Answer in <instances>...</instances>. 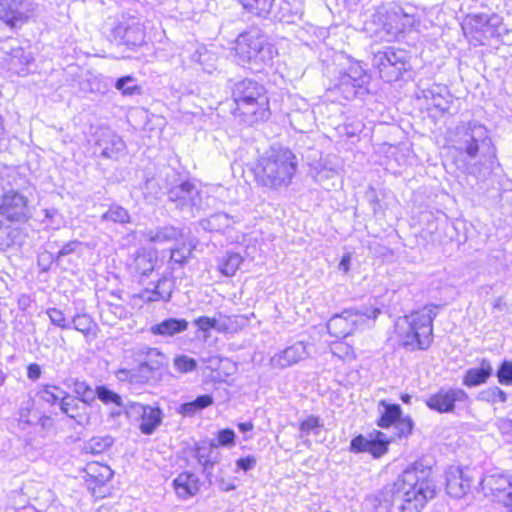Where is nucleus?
Here are the masks:
<instances>
[{
    "mask_svg": "<svg viewBox=\"0 0 512 512\" xmlns=\"http://www.w3.org/2000/svg\"><path fill=\"white\" fill-rule=\"evenodd\" d=\"M101 221L125 224L130 221V215L125 208L114 204L102 214Z\"/></svg>",
    "mask_w": 512,
    "mask_h": 512,
    "instance_id": "obj_42",
    "label": "nucleus"
},
{
    "mask_svg": "<svg viewBox=\"0 0 512 512\" xmlns=\"http://www.w3.org/2000/svg\"><path fill=\"white\" fill-rule=\"evenodd\" d=\"M194 324L203 332H208L211 329H218L217 320L206 316H201L195 319Z\"/></svg>",
    "mask_w": 512,
    "mask_h": 512,
    "instance_id": "obj_61",
    "label": "nucleus"
},
{
    "mask_svg": "<svg viewBox=\"0 0 512 512\" xmlns=\"http://www.w3.org/2000/svg\"><path fill=\"white\" fill-rule=\"evenodd\" d=\"M287 116L292 128L300 133L311 131L315 125L314 112L304 100H301V105L298 109L292 110Z\"/></svg>",
    "mask_w": 512,
    "mask_h": 512,
    "instance_id": "obj_26",
    "label": "nucleus"
},
{
    "mask_svg": "<svg viewBox=\"0 0 512 512\" xmlns=\"http://www.w3.org/2000/svg\"><path fill=\"white\" fill-rule=\"evenodd\" d=\"M438 93L434 91H430L431 94V103L441 112H448L452 103V96L449 94L446 88L441 89Z\"/></svg>",
    "mask_w": 512,
    "mask_h": 512,
    "instance_id": "obj_46",
    "label": "nucleus"
},
{
    "mask_svg": "<svg viewBox=\"0 0 512 512\" xmlns=\"http://www.w3.org/2000/svg\"><path fill=\"white\" fill-rule=\"evenodd\" d=\"M382 38L388 42L397 40L402 34L411 31L419 23L415 9L393 5L381 14Z\"/></svg>",
    "mask_w": 512,
    "mask_h": 512,
    "instance_id": "obj_11",
    "label": "nucleus"
},
{
    "mask_svg": "<svg viewBox=\"0 0 512 512\" xmlns=\"http://www.w3.org/2000/svg\"><path fill=\"white\" fill-rule=\"evenodd\" d=\"M380 406L383 407V410L381 411L377 425L381 428L393 426L402 416L401 407L398 404H390L383 400L380 402Z\"/></svg>",
    "mask_w": 512,
    "mask_h": 512,
    "instance_id": "obj_37",
    "label": "nucleus"
},
{
    "mask_svg": "<svg viewBox=\"0 0 512 512\" xmlns=\"http://www.w3.org/2000/svg\"><path fill=\"white\" fill-rule=\"evenodd\" d=\"M132 357L137 363V370H120L118 373V378L120 381L126 380L128 378V374H130V381H132L136 374H138L141 378L146 379L147 381L150 379L157 380L158 375L161 374V371L167 364V357L157 348H136L132 352Z\"/></svg>",
    "mask_w": 512,
    "mask_h": 512,
    "instance_id": "obj_9",
    "label": "nucleus"
},
{
    "mask_svg": "<svg viewBox=\"0 0 512 512\" xmlns=\"http://www.w3.org/2000/svg\"><path fill=\"white\" fill-rule=\"evenodd\" d=\"M55 260V258H53L52 254L50 253H43L39 256V265L42 266V270L43 271H46L48 268H49V264Z\"/></svg>",
    "mask_w": 512,
    "mask_h": 512,
    "instance_id": "obj_64",
    "label": "nucleus"
},
{
    "mask_svg": "<svg viewBox=\"0 0 512 512\" xmlns=\"http://www.w3.org/2000/svg\"><path fill=\"white\" fill-rule=\"evenodd\" d=\"M27 376L31 381H36L41 376V367L36 364L32 363L27 367Z\"/></svg>",
    "mask_w": 512,
    "mask_h": 512,
    "instance_id": "obj_63",
    "label": "nucleus"
},
{
    "mask_svg": "<svg viewBox=\"0 0 512 512\" xmlns=\"http://www.w3.org/2000/svg\"><path fill=\"white\" fill-rule=\"evenodd\" d=\"M217 448V445L213 442H196L194 443L191 454L195 457L198 463L203 468V473L205 474L209 483H212V469L216 462V457L213 456L214 450Z\"/></svg>",
    "mask_w": 512,
    "mask_h": 512,
    "instance_id": "obj_25",
    "label": "nucleus"
},
{
    "mask_svg": "<svg viewBox=\"0 0 512 512\" xmlns=\"http://www.w3.org/2000/svg\"><path fill=\"white\" fill-rule=\"evenodd\" d=\"M437 309L436 305H426L397 320L395 329L403 346L411 350H425L431 345Z\"/></svg>",
    "mask_w": 512,
    "mask_h": 512,
    "instance_id": "obj_4",
    "label": "nucleus"
},
{
    "mask_svg": "<svg viewBox=\"0 0 512 512\" xmlns=\"http://www.w3.org/2000/svg\"><path fill=\"white\" fill-rule=\"evenodd\" d=\"M235 103L233 114L240 121L253 125L269 116V100L263 85L252 79H243L232 86Z\"/></svg>",
    "mask_w": 512,
    "mask_h": 512,
    "instance_id": "obj_3",
    "label": "nucleus"
},
{
    "mask_svg": "<svg viewBox=\"0 0 512 512\" xmlns=\"http://www.w3.org/2000/svg\"><path fill=\"white\" fill-rule=\"evenodd\" d=\"M234 223L232 217L226 213H215L199 221V226L209 232H221L231 227Z\"/></svg>",
    "mask_w": 512,
    "mask_h": 512,
    "instance_id": "obj_34",
    "label": "nucleus"
},
{
    "mask_svg": "<svg viewBox=\"0 0 512 512\" xmlns=\"http://www.w3.org/2000/svg\"><path fill=\"white\" fill-rule=\"evenodd\" d=\"M370 81V76L359 62H353L341 72L338 83L333 91L340 93L345 100H350L358 94L364 93Z\"/></svg>",
    "mask_w": 512,
    "mask_h": 512,
    "instance_id": "obj_12",
    "label": "nucleus"
},
{
    "mask_svg": "<svg viewBox=\"0 0 512 512\" xmlns=\"http://www.w3.org/2000/svg\"><path fill=\"white\" fill-rule=\"evenodd\" d=\"M62 393L59 389V386H44V388L39 392L40 398L52 405L56 404L58 401H61Z\"/></svg>",
    "mask_w": 512,
    "mask_h": 512,
    "instance_id": "obj_51",
    "label": "nucleus"
},
{
    "mask_svg": "<svg viewBox=\"0 0 512 512\" xmlns=\"http://www.w3.org/2000/svg\"><path fill=\"white\" fill-rule=\"evenodd\" d=\"M174 288V281L168 277H161L157 283L153 285V288H145L140 293L135 294L133 298L139 299L145 303L165 301L168 302L171 299Z\"/></svg>",
    "mask_w": 512,
    "mask_h": 512,
    "instance_id": "obj_23",
    "label": "nucleus"
},
{
    "mask_svg": "<svg viewBox=\"0 0 512 512\" xmlns=\"http://www.w3.org/2000/svg\"><path fill=\"white\" fill-rule=\"evenodd\" d=\"M188 322L185 319L168 318L151 327L150 331L153 335L164 337H172L176 334L186 331Z\"/></svg>",
    "mask_w": 512,
    "mask_h": 512,
    "instance_id": "obj_31",
    "label": "nucleus"
},
{
    "mask_svg": "<svg viewBox=\"0 0 512 512\" xmlns=\"http://www.w3.org/2000/svg\"><path fill=\"white\" fill-rule=\"evenodd\" d=\"M387 493L399 512H421L436 494L431 467L421 461L413 463L397 477Z\"/></svg>",
    "mask_w": 512,
    "mask_h": 512,
    "instance_id": "obj_1",
    "label": "nucleus"
},
{
    "mask_svg": "<svg viewBox=\"0 0 512 512\" xmlns=\"http://www.w3.org/2000/svg\"><path fill=\"white\" fill-rule=\"evenodd\" d=\"M395 429L394 435L401 438L407 437L411 434L413 429V422L409 417H400L399 420L393 425Z\"/></svg>",
    "mask_w": 512,
    "mask_h": 512,
    "instance_id": "obj_53",
    "label": "nucleus"
},
{
    "mask_svg": "<svg viewBox=\"0 0 512 512\" xmlns=\"http://www.w3.org/2000/svg\"><path fill=\"white\" fill-rule=\"evenodd\" d=\"M86 402L87 399L79 400L76 397L65 395L61 398L60 408L62 412L70 418H76L79 415L78 410L80 409V405L82 404V408H84V403Z\"/></svg>",
    "mask_w": 512,
    "mask_h": 512,
    "instance_id": "obj_44",
    "label": "nucleus"
},
{
    "mask_svg": "<svg viewBox=\"0 0 512 512\" xmlns=\"http://www.w3.org/2000/svg\"><path fill=\"white\" fill-rule=\"evenodd\" d=\"M32 0H0V19L11 28L22 26L33 15Z\"/></svg>",
    "mask_w": 512,
    "mask_h": 512,
    "instance_id": "obj_14",
    "label": "nucleus"
},
{
    "mask_svg": "<svg viewBox=\"0 0 512 512\" xmlns=\"http://www.w3.org/2000/svg\"><path fill=\"white\" fill-rule=\"evenodd\" d=\"M174 367L179 373H190L196 370L197 361L187 355H178L174 358Z\"/></svg>",
    "mask_w": 512,
    "mask_h": 512,
    "instance_id": "obj_49",
    "label": "nucleus"
},
{
    "mask_svg": "<svg viewBox=\"0 0 512 512\" xmlns=\"http://www.w3.org/2000/svg\"><path fill=\"white\" fill-rule=\"evenodd\" d=\"M73 328L88 337L94 326L93 319L87 314H77L72 319Z\"/></svg>",
    "mask_w": 512,
    "mask_h": 512,
    "instance_id": "obj_48",
    "label": "nucleus"
},
{
    "mask_svg": "<svg viewBox=\"0 0 512 512\" xmlns=\"http://www.w3.org/2000/svg\"><path fill=\"white\" fill-rule=\"evenodd\" d=\"M47 415L35 407L34 402L28 400L21 406L16 414L15 421L20 436L31 429L33 425L44 419Z\"/></svg>",
    "mask_w": 512,
    "mask_h": 512,
    "instance_id": "obj_27",
    "label": "nucleus"
},
{
    "mask_svg": "<svg viewBox=\"0 0 512 512\" xmlns=\"http://www.w3.org/2000/svg\"><path fill=\"white\" fill-rule=\"evenodd\" d=\"M155 262L156 259L151 252L141 250L135 254L134 259L129 264V269L134 276H147L154 270Z\"/></svg>",
    "mask_w": 512,
    "mask_h": 512,
    "instance_id": "obj_32",
    "label": "nucleus"
},
{
    "mask_svg": "<svg viewBox=\"0 0 512 512\" xmlns=\"http://www.w3.org/2000/svg\"><path fill=\"white\" fill-rule=\"evenodd\" d=\"M234 50L240 65L257 72L271 66L277 53L274 45L258 28L241 33L236 39Z\"/></svg>",
    "mask_w": 512,
    "mask_h": 512,
    "instance_id": "obj_5",
    "label": "nucleus"
},
{
    "mask_svg": "<svg viewBox=\"0 0 512 512\" xmlns=\"http://www.w3.org/2000/svg\"><path fill=\"white\" fill-rule=\"evenodd\" d=\"M275 0H238L243 8L256 16H267L274 4Z\"/></svg>",
    "mask_w": 512,
    "mask_h": 512,
    "instance_id": "obj_41",
    "label": "nucleus"
},
{
    "mask_svg": "<svg viewBox=\"0 0 512 512\" xmlns=\"http://www.w3.org/2000/svg\"><path fill=\"white\" fill-rule=\"evenodd\" d=\"M46 313L51 323L55 326L60 327L61 329L71 328L70 322L66 319L64 313L61 310L57 308H49Z\"/></svg>",
    "mask_w": 512,
    "mask_h": 512,
    "instance_id": "obj_52",
    "label": "nucleus"
},
{
    "mask_svg": "<svg viewBox=\"0 0 512 512\" xmlns=\"http://www.w3.org/2000/svg\"><path fill=\"white\" fill-rule=\"evenodd\" d=\"M297 168L295 155L286 148H271L261 157L256 178L264 186L277 188L290 184Z\"/></svg>",
    "mask_w": 512,
    "mask_h": 512,
    "instance_id": "obj_6",
    "label": "nucleus"
},
{
    "mask_svg": "<svg viewBox=\"0 0 512 512\" xmlns=\"http://www.w3.org/2000/svg\"><path fill=\"white\" fill-rule=\"evenodd\" d=\"M212 403L213 398L210 395H200L195 400L182 404L179 412L186 417H192Z\"/></svg>",
    "mask_w": 512,
    "mask_h": 512,
    "instance_id": "obj_38",
    "label": "nucleus"
},
{
    "mask_svg": "<svg viewBox=\"0 0 512 512\" xmlns=\"http://www.w3.org/2000/svg\"><path fill=\"white\" fill-rule=\"evenodd\" d=\"M173 485L176 494L182 499L194 496L200 489L199 478L191 472L180 473L174 479Z\"/></svg>",
    "mask_w": 512,
    "mask_h": 512,
    "instance_id": "obj_28",
    "label": "nucleus"
},
{
    "mask_svg": "<svg viewBox=\"0 0 512 512\" xmlns=\"http://www.w3.org/2000/svg\"><path fill=\"white\" fill-rule=\"evenodd\" d=\"M479 479V484L484 494L495 496L501 501L512 485V476L499 469L487 472Z\"/></svg>",
    "mask_w": 512,
    "mask_h": 512,
    "instance_id": "obj_20",
    "label": "nucleus"
},
{
    "mask_svg": "<svg viewBox=\"0 0 512 512\" xmlns=\"http://www.w3.org/2000/svg\"><path fill=\"white\" fill-rule=\"evenodd\" d=\"M496 426L507 441L512 442V419L499 418L496 420Z\"/></svg>",
    "mask_w": 512,
    "mask_h": 512,
    "instance_id": "obj_60",
    "label": "nucleus"
},
{
    "mask_svg": "<svg viewBox=\"0 0 512 512\" xmlns=\"http://www.w3.org/2000/svg\"><path fill=\"white\" fill-rule=\"evenodd\" d=\"M143 236L150 242L162 244L179 240L183 236V232L181 229L167 225L155 230L149 229L143 232Z\"/></svg>",
    "mask_w": 512,
    "mask_h": 512,
    "instance_id": "obj_33",
    "label": "nucleus"
},
{
    "mask_svg": "<svg viewBox=\"0 0 512 512\" xmlns=\"http://www.w3.org/2000/svg\"><path fill=\"white\" fill-rule=\"evenodd\" d=\"M235 432L232 429H222L217 434V446L231 447L235 444Z\"/></svg>",
    "mask_w": 512,
    "mask_h": 512,
    "instance_id": "obj_57",
    "label": "nucleus"
},
{
    "mask_svg": "<svg viewBox=\"0 0 512 512\" xmlns=\"http://www.w3.org/2000/svg\"><path fill=\"white\" fill-rule=\"evenodd\" d=\"M114 443L111 436H95L92 437L85 445V450L92 454H101L108 450Z\"/></svg>",
    "mask_w": 512,
    "mask_h": 512,
    "instance_id": "obj_43",
    "label": "nucleus"
},
{
    "mask_svg": "<svg viewBox=\"0 0 512 512\" xmlns=\"http://www.w3.org/2000/svg\"><path fill=\"white\" fill-rule=\"evenodd\" d=\"M312 345L304 341H297L283 350L275 353L270 364L273 368L284 369L306 359L310 355Z\"/></svg>",
    "mask_w": 512,
    "mask_h": 512,
    "instance_id": "obj_19",
    "label": "nucleus"
},
{
    "mask_svg": "<svg viewBox=\"0 0 512 512\" xmlns=\"http://www.w3.org/2000/svg\"><path fill=\"white\" fill-rule=\"evenodd\" d=\"M96 150L105 158L118 159L125 152V142L115 132L108 128L97 131Z\"/></svg>",
    "mask_w": 512,
    "mask_h": 512,
    "instance_id": "obj_21",
    "label": "nucleus"
},
{
    "mask_svg": "<svg viewBox=\"0 0 512 512\" xmlns=\"http://www.w3.org/2000/svg\"><path fill=\"white\" fill-rule=\"evenodd\" d=\"M323 427V423L318 416L310 415L300 423L301 437L310 434L319 435Z\"/></svg>",
    "mask_w": 512,
    "mask_h": 512,
    "instance_id": "obj_47",
    "label": "nucleus"
},
{
    "mask_svg": "<svg viewBox=\"0 0 512 512\" xmlns=\"http://www.w3.org/2000/svg\"><path fill=\"white\" fill-rule=\"evenodd\" d=\"M496 376L501 384H512V362L503 361L497 369Z\"/></svg>",
    "mask_w": 512,
    "mask_h": 512,
    "instance_id": "obj_54",
    "label": "nucleus"
},
{
    "mask_svg": "<svg viewBox=\"0 0 512 512\" xmlns=\"http://www.w3.org/2000/svg\"><path fill=\"white\" fill-rule=\"evenodd\" d=\"M380 313L381 310L374 305L355 310L346 309L329 319L327 329L329 334L336 338H346L354 331L362 329L369 321L375 320Z\"/></svg>",
    "mask_w": 512,
    "mask_h": 512,
    "instance_id": "obj_8",
    "label": "nucleus"
},
{
    "mask_svg": "<svg viewBox=\"0 0 512 512\" xmlns=\"http://www.w3.org/2000/svg\"><path fill=\"white\" fill-rule=\"evenodd\" d=\"M192 59L198 62L203 71L208 74L213 73L217 69L218 55L217 53L206 47H199L192 55Z\"/></svg>",
    "mask_w": 512,
    "mask_h": 512,
    "instance_id": "obj_35",
    "label": "nucleus"
},
{
    "mask_svg": "<svg viewBox=\"0 0 512 512\" xmlns=\"http://www.w3.org/2000/svg\"><path fill=\"white\" fill-rule=\"evenodd\" d=\"M483 397L493 403H504L506 401V393L499 389L498 386H492L483 392Z\"/></svg>",
    "mask_w": 512,
    "mask_h": 512,
    "instance_id": "obj_58",
    "label": "nucleus"
},
{
    "mask_svg": "<svg viewBox=\"0 0 512 512\" xmlns=\"http://www.w3.org/2000/svg\"><path fill=\"white\" fill-rule=\"evenodd\" d=\"M394 436H388L386 433L374 430L368 437L358 435L350 442V451L354 453L368 452L375 458L383 456L388 451L389 443Z\"/></svg>",
    "mask_w": 512,
    "mask_h": 512,
    "instance_id": "obj_16",
    "label": "nucleus"
},
{
    "mask_svg": "<svg viewBox=\"0 0 512 512\" xmlns=\"http://www.w3.org/2000/svg\"><path fill=\"white\" fill-rule=\"evenodd\" d=\"M256 458L253 455H248L246 457L240 458L236 461V465L238 469L243 470L245 472L253 469L256 465Z\"/></svg>",
    "mask_w": 512,
    "mask_h": 512,
    "instance_id": "obj_62",
    "label": "nucleus"
},
{
    "mask_svg": "<svg viewBox=\"0 0 512 512\" xmlns=\"http://www.w3.org/2000/svg\"><path fill=\"white\" fill-rule=\"evenodd\" d=\"M141 411L140 431L145 435H151L162 422V411L158 407L139 405Z\"/></svg>",
    "mask_w": 512,
    "mask_h": 512,
    "instance_id": "obj_29",
    "label": "nucleus"
},
{
    "mask_svg": "<svg viewBox=\"0 0 512 512\" xmlns=\"http://www.w3.org/2000/svg\"><path fill=\"white\" fill-rule=\"evenodd\" d=\"M115 87L122 91L125 95H133L135 90L138 89L131 76L121 77L117 80Z\"/></svg>",
    "mask_w": 512,
    "mask_h": 512,
    "instance_id": "obj_56",
    "label": "nucleus"
},
{
    "mask_svg": "<svg viewBox=\"0 0 512 512\" xmlns=\"http://www.w3.org/2000/svg\"><path fill=\"white\" fill-rule=\"evenodd\" d=\"M116 33L121 36L123 43L127 46L135 47L145 43V27L137 18L131 17L126 22L120 23Z\"/></svg>",
    "mask_w": 512,
    "mask_h": 512,
    "instance_id": "obj_22",
    "label": "nucleus"
},
{
    "mask_svg": "<svg viewBox=\"0 0 512 512\" xmlns=\"http://www.w3.org/2000/svg\"><path fill=\"white\" fill-rule=\"evenodd\" d=\"M493 372L490 362L483 359L479 367L471 368L466 372L463 384H483Z\"/></svg>",
    "mask_w": 512,
    "mask_h": 512,
    "instance_id": "obj_36",
    "label": "nucleus"
},
{
    "mask_svg": "<svg viewBox=\"0 0 512 512\" xmlns=\"http://www.w3.org/2000/svg\"><path fill=\"white\" fill-rule=\"evenodd\" d=\"M143 194L150 203L158 200L164 194V188L160 184V179H147L143 187Z\"/></svg>",
    "mask_w": 512,
    "mask_h": 512,
    "instance_id": "obj_45",
    "label": "nucleus"
},
{
    "mask_svg": "<svg viewBox=\"0 0 512 512\" xmlns=\"http://www.w3.org/2000/svg\"><path fill=\"white\" fill-rule=\"evenodd\" d=\"M410 56L404 49L386 47L373 52L372 65L386 82L398 80L410 68Z\"/></svg>",
    "mask_w": 512,
    "mask_h": 512,
    "instance_id": "obj_10",
    "label": "nucleus"
},
{
    "mask_svg": "<svg viewBox=\"0 0 512 512\" xmlns=\"http://www.w3.org/2000/svg\"><path fill=\"white\" fill-rule=\"evenodd\" d=\"M0 214L9 221L24 222L29 218L28 199L10 189L0 197Z\"/></svg>",
    "mask_w": 512,
    "mask_h": 512,
    "instance_id": "obj_15",
    "label": "nucleus"
},
{
    "mask_svg": "<svg viewBox=\"0 0 512 512\" xmlns=\"http://www.w3.org/2000/svg\"><path fill=\"white\" fill-rule=\"evenodd\" d=\"M464 397L465 393L461 389L442 388L437 394L427 400V405L430 409L440 413L449 412L453 410L455 402L462 401Z\"/></svg>",
    "mask_w": 512,
    "mask_h": 512,
    "instance_id": "obj_24",
    "label": "nucleus"
},
{
    "mask_svg": "<svg viewBox=\"0 0 512 512\" xmlns=\"http://www.w3.org/2000/svg\"><path fill=\"white\" fill-rule=\"evenodd\" d=\"M462 29L475 45H484L491 38H501L508 33L502 16L496 13L468 14Z\"/></svg>",
    "mask_w": 512,
    "mask_h": 512,
    "instance_id": "obj_7",
    "label": "nucleus"
},
{
    "mask_svg": "<svg viewBox=\"0 0 512 512\" xmlns=\"http://www.w3.org/2000/svg\"><path fill=\"white\" fill-rule=\"evenodd\" d=\"M168 198L176 208L188 211L192 214L202 208V197L195 184L190 181H183L172 185L167 189Z\"/></svg>",
    "mask_w": 512,
    "mask_h": 512,
    "instance_id": "obj_13",
    "label": "nucleus"
},
{
    "mask_svg": "<svg viewBox=\"0 0 512 512\" xmlns=\"http://www.w3.org/2000/svg\"><path fill=\"white\" fill-rule=\"evenodd\" d=\"M331 352L333 356L341 360L349 361L354 358L353 348L345 342H335L331 345Z\"/></svg>",
    "mask_w": 512,
    "mask_h": 512,
    "instance_id": "obj_50",
    "label": "nucleus"
},
{
    "mask_svg": "<svg viewBox=\"0 0 512 512\" xmlns=\"http://www.w3.org/2000/svg\"><path fill=\"white\" fill-rule=\"evenodd\" d=\"M79 387L84 389V393L90 394L92 399H94L96 393L98 398L105 404L114 403L119 407L123 406L121 396L109 390L107 386H95V392L90 389V386Z\"/></svg>",
    "mask_w": 512,
    "mask_h": 512,
    "instance_id": "obj_39",
    "label": "nucleus"
},
{
    "mask_svg": "<svg viewBox=\"0 0 512 512\" xmlns=\"http://www.w3.org/2000/svg\"><path fill=\"white\" fill-rule=\"evenodd\" d=\"M475 471L466 467H450L446 471V491L454 498L465 496L470 490Z\"/></svg>",
    "mask_w": 512,
    "mask_h": 512,
    "instance_id": "obj_17",
    "label": "nucleus"
},
{
    "mask_svg": "<svg viewBox=\"0 0 512 512\" xmlns=\"http://www.w3.org/2000/svg\"><path fill=\"white\" fill-rule=\"evenodd\" d=\"M454 148L466 156L465 169L477 179L491 174L496 162V148L485 126L468 123L457 127L453 140Z\"/></svg>",
    "mask_w": 512,
    "mask_h": 512,
    "instance_id": "obj_2",
    "label": "nucleus"
},
{
    "mask_svg": "<svg viewBox=\"0 0 512 512\" xmlns=\"http://www.w3.org/2000/svg\"><path fill=\"white\" fill-rule=\"evenodd\" d=\"M86 482L89 485L102 486L113 476V471L108 465L99 462L88 463L85 467Z\"/></svg>",
    "mask_w": 512,
    "mask_h": 512,
    "instance_id": "obj_30",
    "label": "nucleus"
},
{
    "mask_svg": "<svg viewBox=\"0 0 512 512\" xmlns=\"http://www.w3.org/2000/svg\"><path fill=\"white\" fill-rule=\"evenodd\" d=\"M243 258L240 254L234 252H227L219 260V270L225 276H233L239 269Z\"/></svg>",
    "mask_w": 512,
    "mask_h": 512,
    "instance_id": "obj_40",
    "label": "nucleus"
},
{
    "mask_svg": "<svg viewBox=\"0 0 512 512\" xmlns=\"http://www.w3.org/2000/svg\"><path fill=\"white\" fill-rule=\"evenodd\" d=\"M55 432V422L49 415L37 422L31 429L24 432L22 438L26 447L33 450H41Z\"/></svg>",
    "mask_w": 512,
    "mask_h": 512,
    "instance_id": "obj_18",
    "label": "nucleus"
},
{
    "mask_svg": "<svg viewBox=\"0 0 512 512\" xmlns=\"http://www.w3.org/2000/svg\"><path fill=\"white\" fill-rule=\"evenodd\" d=\"M191 253L192 249L185 245L179 248H174L171 250L170 262L181 266L190 257Z\"/></svg>",
    "mask_w": 512,
    "mask_h": 512,
    "instance_id": "obj_55",
    "label": "nucleus"
},
{
    "mask_svg": "<svg viewBox=\"0 0 512 512\" xmlns=\"http://www.w3.org/2000/svg\"><path fill=\"white\" fill-rule=\"evenodd\" d=\"M80 245L81 243L77 240L70 241L64 244L55 257V262L57 263V265L61 264L63 257L75 252Z\"/></svg>",
    "mask_w": 512,
    "mask_h": 512,
    "instance_id": "obj_59",
    "label": "nucleus"
}]
</instances>
